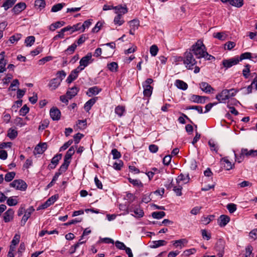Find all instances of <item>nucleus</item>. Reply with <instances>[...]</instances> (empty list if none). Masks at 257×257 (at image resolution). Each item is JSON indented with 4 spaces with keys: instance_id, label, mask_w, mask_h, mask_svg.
<instances>
[{
    "instance_id": "1",
    "label": "nucleus",
    "mask_w": 257,
    "mask_h": 257,
    "mask_svg": "<svg viewBox=\"0 0 257 257\" xmlns=\"http://www.w3.org/2000/svg\"><path fill=\"white\" fill-rule=\"evenodd\" d=\"M189 51L192 52L193 54H194L197 59L203 58L204 57V54H207L206 47L202 41L200 40L197 41L195 44L193 45L190 49Z\"/></svg>"
},
{
    "instance_id": "2",
    "label": "nucleus",
    "mask_w": 257,
    "mask_h": 257,
    "mask_svg": "<svg viewBox=\"0 0 257 257\" xmlns=\"http://www.w3.org/2000/svg\"><path fill=\"white\" fill-rule=\"evenodd\" d=\"M182 60H183V63L186 67L188 69H192L193 67L197 63L192 52L190 51L186 52L184 53V58L178 57V61Z\"/></svg>"
},
{
    "instance_id": "3",
    "label": "nucleus",
    "mask_w": 257,
    "mask_h": 257,
    "mask_svg": "<svg viewBox=\"0 0 257 257\" xmlns=\"http://www.w3.org/2000/svg\"><path fill=\"white\" fill-rule=\"evenodd\" d=\"M92 54L91 53H88L86 56L83 57L80 60L79 66H78L81 70H83L90 63L92 62Z\"/></svg>"
},
{
    "instance_id": "4",
    "label": "nucleus",
    "mask_w": 257,
    "mask_h": 257,
    "mask_svg": "<svg viewBox=\"0 0 257 257\" xmlns=\"http://www.w3.org/2000/svg\"><path fill=\"white\" fill-rule=\"evenodd\" d=\"M10 185L17 190L21 191H25L27 187V184L23 180L21 179L14 180L10 184Z\"/></svg>"
},
{
    "instance_id": "5",
    "label": "nucleus",
    "mask_w": 257,
    "mask_h": 257,
    "mask_svg": "<svg viewBox=\"0 0 257 257\" xmlns=\"http://www.w3.org/2000/svg\"><path fill=\"white\" fill-rule=\"evenodd\" d=\"M225 245V242L223 239H219L215 245V249L218 251L217 255L218 257H222L224 254V250Z\"/></svg>"
},
{
    "instance_id": "6",
    "label": "nucleus",
    "mask_w": 257,
    "mask_h": 257,
    "mask_svg": "<svg viewBox=\"0 0 257 257\" xmlns=\"http://www.w3.org/2000/svg\"><path fill=\"white\" fill-rule=\"evenodd\" d=\"M239 62L238 57H235L229 59H224L222 61V65L226 69L236 65Z\"/></svg>"
},
{
    "instance_id": "7",
    "label": "nucleus",
    "mask_w": 257,
    "mask_h": 257,
    "mask_svg": "<svg viewBox=\"0 0 257 257\" xmlns=\"http://www.w3.org/2000/svg\"><path fill=\"white\" fill-rule=\"evenodd\" d=\"M35 211V209L33 206H30L29 208L25 211V214L22 217L21 221V226H24L28 219L30 217L32 213Z\"/></svg>"
},
{
    "instance_id": "8",
    "label": "nucleus",
    "mask_w": 257,
    "mask_h": 257,
    "mask_svg": "<svg viewBox=\"0 0 257 257\" xmlns=\"http://www.w3.org/2000/svg\"><path fill=\"white\" fill-rule=\"evenodd\" d=\"M113 10H114V13L116 14V15H119L123 16L128 12V9L126 5L123 6L121 5H119L116 6H114Z\"/></svg>"
},
{
    "instance_id": "9",
    "label": "nucleus",
    "mask_w": 257,
    "mask_h": 257,
    "mask_svg": "<svg viewBox=\"0 0 257 257\" xmlns=\"http://www.w3.org/2000/svg\"><path fill=\"white\" fill-rule=\"evenodd\" d=\"M82 70H81L78 67H77L76 69L72 70L67 77L66 82L69 84L71 83L73 80L77 78L78 76V74Z\"/></svg>"
},
{
    "instance_id": "10",
    "label": "nucleus",
    "mask_w": 257,
    "mask_h": 257,
    "mask_svg": "<svg viewBox=\"0 0 257 257\" xmlns=\"http://www.w3.org/2000/svg\"><path fill=\"white\" fill-rule=\"evenodd\" d=\"M14 211L12 208H9L4 213L3 219L5 222H9L13 220Z\"/></svg>"
},
{
    "instance_id": "11",
    "label": "nucleus",
    "mask_w": 257,
    "mask_h": 257,
    "mask_svg": "<svg viewBox=\"0 0 257 257\" xmlns=\"http://www.w3.org/2000/svg\"><path fill=\"white\" fill-rule=\"evenodd\" d=\"M228 92V89H224L220 93L216 95V98L219 102H225L228 99V95H227Z\"/></svg>"
},
{
    "instance_id": "12",
    "label": "nucleus",
    "mask_w": 257,
    "mask_h": 257,
    "mask_svg": "<svg viewBox=\"0 0 257 257\" xmlns=\"http://www.w3.org/2000/svg\"><path fill=\"white\" fill-rule=\"evenodd\" d=\"M47 149V145L46 143H40L35 148L34 153L36 154H42Z\"/></svg>"
},
{
    "instance_id": "13",
    "label": "nucleus",
    "mask_w": 257,
    "mask_h": 257,
    "mask_svg": "<svg viewBox=\"0 0 257 257\" xmlns=\"http://www.w3.org/2000/svg\"><path fill=\"white\" fill-rule=\"evenodd\" d=\"M26 8V5L25 3H19L16 5L12 9L13 12L16 14L18 15Z\"/></svg>"
},
{
    "instance_id": "14",
    "label": "nucleus",
    "mask_w": 257,
    "mask_h": 257,
    "mask_svg": "<svg viewBox=\"0 0 257 257\" xmlns=\"http://www.w3.org/2000/svg\"><path fill=\"white\" fill-rule=\"evenodd\" d=\"M243 150H245V148H242L240 151V153L239 154H237L235 151H233L235 161L240 163L244 160V156L246 157V152H244Z\"/></svg>"
},
{
    "instance_id": "15",
    "label": "nucleus",
    "mask_w": 257,
    "mask_h": 257,
    "mask_svg": "<svg viewBox=\"0 0 257 257\" xmlns=\"http://www.w3.org/2000/svg\"><path fill=\"white\" fill-rule=\"evenodd\" d=\"M62 158V154H57L55 155L51 160V165H49L48 167L50 169H54L58 164L59 160Z\"/></svg>"
},
{
    "instance_id": "16",
    "label": "nucleus",
    "mask_w": 257,
    "mask_h": 257,
    "mask_svg": "<svg viewBox=\"0 0 257 257\" xmlns=\"http://www.w3.org/2000/svg\"><path fill=\"white\" fill-rule=\"evenodd\" d=\"M79 30H81V23H78L72 26H68L63 28V31H70V34H72L75 31Z\"/></svg>"
},
{
    "instance_id": "17",
    "label": "nucleus",
    "mask_w": 257,
    "mask_h": 257,
    "mask_svg": "<svg viewBox=\"0 0 257 257\" xmlns=\"http://www.w3.org/2000/svg\"><path fill=\"white\" fill-rule=\"evenodd\" d=\"M167 241L165 240H155L151 242L150 247L152 248H156L159 247L166 245Z\"/></svg>"
},
{
    "instance_id": "18",
    "label": "nucleus",
    "mask_w": 257,
    "mask_h": 257,
    "mask_svg": "<svg viewBox=\"0 0 257 257\" xmlns=\"http://www.w3.org/2000/svg\"><path fill=\"white\" fill-rule=\"evenodd\" d=\"M230 218L225 215H221L218 220V225L220 227L225 226L229 221Z\"/></svg>"
},
{
    "instance_id": "19",
    "label": "nucleus",
    "mask_w": 257,
    "mask_h": 257,
    "mask_svg": "<svg viewBox=\"0 0 257 257\" xmlns=\"http://www.w3.org/2000/svg\"><path fill=\"white\" fill-rule=\"evenodd\" d=\"M200 88L201 89L206 92L210 93L211 90H213V88L208 83L205 82H202L199 84Z\"/></svg>"
},
{
    "instance_id": "20",
    "label": "nucleus",
    "mask_w": 257,
    "mask_h": 257,
    "mask_svg": "<svg viewBox=\"0 0 257 257\" xmlns=\"http://www.w3.org/2000/svg\"><path fill=\"white\" fill-rule=\"evenodd\" d=\"M87 126V121L86 119L83 120H78L75 125H74V129L77 130H84Z\"/></svg>"
},
{
    "instance_id": "21",
    "label": "nucleus",
    "mask_w": 257,
    "mask_h": 257,
    "mask_svg": "<svg viewBox=\"0 0 257 257\" xmlns=\"http://www.w3.org/2000/svg\"><path fill=\"white\" fill-rule=\"evenodd\" d=\"M184 110H193L197 112H202V107L199 105H185L183 107Z\"/></svg>"
},
{
    "instance_id": "22",
    "label": "nucleus",
    "mask_w": 257,
    "mask_h": 257,
    "mask_svg": "<svg viewBox=\"0 0 257 257\" xmlns=\"http://www.w3.org/2000/svg\"><path fill=\"white\" fill-rule=\"evenodd\" d=\"M61 79L53 78L51 79L49 83V87L52 90L56 89L60 84Z\"/></svg>"
},
{
    "instance_id": "23",
    "label": "nucleus",
    "mask_w": 257,
    "mask_h": 257,
    "mask_svg": "<svg viewBox=\"0 0 257 257\" xmlns=\"http://www.w3.org/2000/svg\"><path fill=\"white\" fill-rule=\"evenodd\" d=\"M78 90L79 89L77 87L74 86L67 90L66 95L69 99H71L77 94Z\"/></svg>"
},
{
    "instance_id": "24",
    "label": "nucleus",
    "mask_w": 257,
    "mask_h": 257,
    "mask_svg": "<svg viewBox=\"0 0 257 257\" xmlns=\"http://www.w3.org/2000/svg\"><path fill=\"white\" fill-rule=\"evenodd\" d=\"M221 162L226 170L232 169L234 166V164H232L226 157L222 158L221 160Z\"/></svg>"
},
{
    "instance_id": "25",
    "label": "nucleus",
    "mask_w": 257,
    "mask_h": 257,
    "mask_svg": "<svg viewBox=\"0 0 257 257\" xmlns=\"http://www.w3.org/2000/svg\"><path fill=\"white\" fill-rule=\"evenodd\" d=\"M77 146H72L71 147L69 150L67 151L66 155L64 157V161H70V160L71 159L72 156L75 153V149L76 148Z\"/></svg>"
},
{
    "instance_id": "26",
    "label": "nucleus",
    "mask_w": 257,
    "mask_h": 257,
    "mask_svg": "<svg viewBox=\"0 0 257 257\" xmlns=\"http://www.w3.org/2000/svg\"><path fill=\"white\" fill-rule=\"evenodd\" d=\"M17 1V0H4L2 7L4 8L5 11H7L9 9L12 8L16 3Z\"/></svg>"
},
{
    "instance_id": "27",
    "label": "nucleus",
    "mask_w": 257,
    "mask_h": 257,
    "mask_svg": "<svg viewBox=\"0 0 257 257\" xmlns=\"http://www.w3.org/2000/svg\"><path fill=\"white\" fill-rule=\"evenodd\" d=\"M175 86L179 89L185 90L188 88V84L182 80L177 79L175 82Z\"/></svg>"
},
{
    "instance_id": "28",
    "label": "nucleus",
    "mask_w": 257,
    "mask_h": 257,
    "mask_svg": "<svg viewBox=\"0 0 257 257\" xmlns=\"http://www.w3.org/2000/svg\"><path fill=\"white\" fill-rule=\"evenodd\" d=\"M173 245L176 247H179L180 248H182L184 245L187 243V240L185 239H180L179 240L172 241Z\"/></svg>"
},
{
    "instance_id": "29",
    "label": "nucleus",
    "mask_w": 257,
    "mask_h": 257,
    "mask_svg": "<svg viewBox=\"0 0 257 257\" xmlns=\"http://www.w3.org/2000/svg\"><path fill=\"white\" fill-rule=\"evenodd\" d=\"M97 97H94L87 101L84 104V108L86 111H89L91 106L95 103Z\"/></svg>"
},
{
    "instance_id": "30",
    "label": "nucleus",
    "mask_w": 257,
    "mask_h": 257,
    "mask_svg": "<svg viewBox=\"0 0 257 257\" xmlns=\"http://www.w3.org/2000/svg\"><path fill=\"white\" fill-rule=\"evenodd\" d=\"M190 99L194 102L203 103L205 101V97L194 94L191 96Z\"/></svg>"
},
{
    "instance_id": "31",
    "label": "nucleus",
    "mask_w": 257,
    "mask_h": 257,
    "mask_svg": "<svg viewBox=\"0 0 257 257\" xmlns=\"http://www.w3.org/2000/svg\"><path fill=\"white\" fill-rule=\"evenodd\" d=\"M101 90L100 88H99L97 86H93L88 89L87 94L89 96H91L92 95H96Z\"/></svg>"
},
{
    "instance_id": "32",
    "label": "nucleus",
    "mask_w": 257,
    "mask_h": 257,
    "mask_svg": "<svg viewBox=\"0 0 257 257\" xmlns=\"http://www.w3.org/2000/svg\"><path fill=\"white\" fill-rule=\"evenodd\" d=\"M113 23L114 25L118 26L122 25L124 23L123 16L116 15L114 18Z\"/></svg>"
},
{
    "instance_id": "33",
    "label": "nucleus",
    "mask_w": 257,
    "mask_h": 257,
    "mask_svg": "<svg viewBox=\"0 0 257 257\" xmlns=\"http://www.w3.org/2000/svg\"><path fill=\"white\" fill-rule=\"evenodd\" d=\"M213 37L221 41H224L226 39L227 35L225 32L214 33Z\"/></svg>"
},
{
    "instance_id": "34",
    "label": "nucleus",
    "mask_w": 257,
    "mask_h": 257,
    "mask_svg": "<svg viewBox=\"0 0 257 257\" xmlns=\"http://www.w3.org/2000/svg\"><path fill=\"white\" fill-rule=\"evenodd\" d=\"M65 24V22L63 21H58L56 23H53L50 26V30L51 31H54L56 29H58L64 26Z\"/></svg>"
},
{
    "instance_id": "35",
    "label": "nucleus",
    "mask_w": 257,
    "mask_h": 257,
    "mask_svg": "<svg viewBox=\"0 0 257 257\" xmlns=\"http://www.w3.org/2000/svg\"><path fill=\"white\" fill-rule=\"evenodd\" d=\"M229 3L230 5L236 7L240 8L243 5V0H229Z\"/></svg>"
},
{
    "instance_id": "36",
    "label": "nucleus",
    "mask_w": 257,
    "mask_h": 257,
    "mask_svg": "<svg viewBox=\"0 0 257 257\" xmlns=\"http://www.w3.org/2000/svg\"><path fill=\"white\" fill-rule=\"evenodd\" d=\"M7 136L10 139L13 140L18 136V132L16 130L10 128L8 131Z\"/></svg>"
},
{
    "instance_id": "37",
    "label": "nucleus",
    "mask_w": 257,
    "mask_h": 257,
    "mask_svg": "<svg viewBox=\"0 0 257 257\" xmlns=\"http://www.w3.org/2000/svg\"><path fill=\"white\" fill-rule=\"evenodd\" d=\"M77 46V45L75 43L72 44L65 51V54L66 55H71L73 54L75 51Z\"/></svg>"
},
{
    "instance_id": "38",
    "label": "nucleus",
    "mask_w": 257,
    "mask_h": 257,
    "mask_svg": "<svg viewBox=\"0 0 257 257\" xmlns=\"http://www.w3.org/2000/svg\"><path fill=\"white\" fill-rule=\"evenodd\" d=\"M70 163V161H65L64 160V162L61 165L60 167L59 168V169L58 170V171L62 174L63 172H65L67 170Z\"/></svg>"
},
{
    "instance_id": "39",
    "label": "nucleus",
    "mask_w": 257,
    "mask_h": 257,
    "mask_svg": "<svg viewBox=\"0 0 257 257\" xmlns=\"http://www.w3.org/2000/svg\"><path fill=\"white\" fill-rule=\"evenodd\" d=\"M128 180L129 182L132 184L134 186H137L139 188L142 187L143 186V183L140 180L133 179L131 178H128Z\"/></svg>"
},
{
    "instance_id": "40",
    "label": "nucleus",
    "mask_w": 257,
    "mask_h": 257,
    "mask_svg": "<svg viewBox=\"0 0 257 257\" xmlns=\"http://www.w3.org/2000/svg\"><path fill=\"white\" fill-rule=\"evenodd\" d=\"M65 6V3H59L54 5L51 8L52 12H57L60 11Z\"/></svg>"
},
{
    "instance_id": "41",
    "label": "nucleus",
    "mask_w": 257,
    "mask_h": 257,
    "mask_svg": "<svg viewBox=\"0 0 257 257\" xmlns=\"http://www.w3.org/2000/svg\"><path fill=\"white\" fill-rule=\"evenodd\" d=\"M107 68L111 72H116L118 68L117 63L112 62L107 65Z\"/></svg>"
},
{
    "instance_id": "42",
    "label": "nucleus",
    "mask_w": 257,
    "mask_h": 257,
    "mask_svg": "<svg viewBox=\"0 0 257 257\" xmlns=\"http://www.w3.org/2000/svg\"><path fill=\"white\" fill-rule=\"evenodd\" d=\"M166 215V213L164 211H156L152 213V216L154 218L161 219Z\"/></svg>"
},
{
    "instance_id": "43",
    "label": "nucleus",
    "mask_w": 257,
    "mask_h": 257,
    "mask_svg": "<svg viewBox=\"0 0 257 257\" xmlns=\"http://www.w3.org/2000/svg\"><path fill=\"white\" fill-rule=\"evenodd\" d=\"M5 52L3 51L0 53V68H6L7 61L5 60Z\"/></svg>"
},
{
    "instance_id": "44",
    "label": "nucleus",
    "mask_w": 257,
    "mask_h": 257,
    "mask_svg": "<svg viewBox=\"0 0 257 257\" xmlns=\"http://www.w3.org/2000/svg\"><path fill=\"white\" fill-rule=\"evenodd\" d=\"M214 218V215H210L207 217L203 216L201 218V221L205 224H209Z\"/></svg>"
},
{
    "instance_id": "45",
    "label": "nucleus",
    "mask_w": 257,
    "mask_h": 257,
    "mask_svg": "<svg viewBox=\"0 0 257 257\" xmlns=\"http://www.w3.org/2000/svg\"><path fill=\"white\" fill-rule=\"evenodd\" d=\"M35 38L34 36H29L25 40V43L27 47L31 46L35 42Z\"/></svg>"
},
{
    "instance_id": "46",
    "label": "nucleus",
    "mask_w": 257,
    "mask_h": 257,
    "mask_svg": "<svg viewBox=\"0 0 257 257\" xmlns=\"http://www.w3.org/2000/svg\"><path fill=\"white\" fill-rule=\"evenodd\" d=\"M129 23L130 28L133 29L134 31L138 29L139 26V21L137 20H132L129 22Z\"/></svg>"
},
{
    "instance_id": "47",
    "label": "nucleus",
    "mask_w": 257,
    "mask_h": 257,
    "mask_svg": "<svg viewBox=\"0 0 257 257\" xmlns=\"http://www.w3.org/2000/svg\"><path fill=\"white\" fill-rule=\"evenodd\" d=\"M16 173L14 172H9L5 175V180L6 182L11 181L15 177Z\"/></svg>"
},
{
    "instance_id": "48",
    "label": "nucleus",
    "mask_w": 257,
    "mask_h": 257,
    "mask_svg": "<svg viewBox=\"0 0 257 257\" xmlns=\"http://www.w3.org/2000/svg\"><path fill=\"white\" fill-rule=\"evenodd\" d=\"M244 152H246V157H255L257 156V150H248L247 149L245 148V150H243Z\"/></svg>"
},
{
    "instance_id": "49",
    "label": "nucleus",
    "mask_w": 257,
    "mask_h": 257,
    "mask_svg": "<svg viewBox=\"0 0 257 257\" xmlns=\"http://www.w3.org/2000/svg\"><path fill=\"white\" fill-rule=\"evenodd\" d=\"M123 165V162L121 160H118L114 163L113 167L116 170H120Z\"/></svg>"
},
{
    "instance_id": "50",
    "label": "nucleus",
    "mask_w": 257,
    "mask_h": 257,
    "mask_svg": "<svg viewBox=\"0 0 257 257\" xmlns=\"http://www.w3.org/2000/svg\"><path fill=\"white\" fill-rule=\"evenodd\" d=\"M45 5V2L44 0H36L35 2V7L40 9L44 8Z\"/></svg>"
},
{
    "instance_id": "51",
    "label": "nucleus",
    "mask_w": 257,
    "mask_h": 257,
    "mask_svg": "<svg viewBox=\"0 0 257 257\" xmlns=\"http://www.w3.org/2000/svg\"><path fill=\"white\" fill-rule=\"evenodd\" d=\"M208 145L211 151H215L216 153L217 152L218 149V146L213 140H209L208 141Z\"/></svg>"
},
{
    "instance_id": "52",
    "label": "nucleus",
    "mask_w": 257,
    "mask_h": 257,
    "mask_svg": "<svg viewBox=\"0 0 257 257\" xmlns=\"http://www.w3.org/2000/svg\"><path fill=\"white\" fill-rule=\"evenodd\" d=\"M252 54L249 52H245L244 53L241 54L240 55V57H238L239 61L246 59H250L252 58L251 56Z\"/></svg>"
},
{
    "instance_id": "53",
    "label": "nucleus",
    "mask_w": 257,
    "mask_h": 257,
    "mask_svg": "<svg viewBox=\"0 0 257 257\" xmlns=\"http://www.w3.org/2000/svg\"><path fill=\"white\" fill-rule=\"evenodd\" d=\"M250 66L249 64H246L245 66V68L243 69L242 71L243 76L245 78H247L249 76V73L250 72Z\"/></svg>"
},
{
    "instance_id": "54",
    "label": "nucleus",
    "mask_w": 257,
    "mask_h": 257,
    "mask_svg": "<svg viewBox=\"0 0 257 257\" xmlns=\"http://www.w3.org/2000/svg\"><path fill=\"white\" fill-rule=\"evenodd\" d=\"M22 105V100H18L16 102L15 104H14L12 107V111H15L16 112L18 111V109L19 107H20Z\"/></svg>"
},
{
    "instance_id": "55",
    "label": "nucleus",
    "mask_w": 257,
    "mask_h": 257,
    "mask_svg": "<svg viewBox=\"0 0 257 257\" xmlns=\"http://www.w3.org/2000/svg\"><path fill=\"white\" fill-rule=\"evenodd\" d=\"M91 24L90 20L85 21L82 25L81 24V32H84L85 29L88 28Z\"/></svg>"
},
{
    "instance_id": "56",
    "label": "nucleus",
    "mask_w": 257,
    "mask_h": 257,
    "mask_svg": "<svg viewBox=\"0 0 257 257\" xmlns=\"http://www.w3.org/2000/svg\"><path fill=\"white\" fill-rule=\"evenodd\" d=\"M125 199L127 200L130 204L136 199V196L132 193L127 192L126 194Z\"/></svg>"
},
{
    "instance_id": "57",
    "label": "nucleus",
    "mask_w": 257,
    "mask_h": 257,
    "mask_svg": "<svg viewBox=\"0 0 257 257\" xmlns=\"http://www.w3.org/2000/svg\"><path fill=\"white\" fill-rule=\"evenodd\" d=\"M158 47L155 45H153L150 47V53L152 56H155L157 55L158 52Z\"/></svg>"
},
{
    "instance_id": "58",
    "label": "nucleus",
    "mask_w": 257,
    "mask_h": 257,
    "mask_svg": "<svg viewBox=\"0 0 257 257\" xmlns=\"http://www.w3.org/2000/svg\"><path fill=\"white\" fill-rule=\"evenodd\" d=\"M111 154L113 155V159H118L121 157V154L116 149H113L111 150Z\"/></svg>"
},
{
    "instance_id": "59",
    "label": "nucleus",
    "mask_w": 257,
    "mask_h": 257,
    "mask_svg": "<svg viewBox=\"0 0 257 257\" xmlns=\"http://www.w3.org/2000/svg\"><path fill=\"white\" fill-rule=\"evenodd\" d=\"M22 35L21 34H16L10 37V41L12 43H14L19 41Z\"/></svg>"
},
{
    "instance_id": "60",
    "label": "nucleus",
    "mask_w": 257,
    "mask_h": 257,
    "mask_svg": "<svg viewBox=\"0 0 257 257\" xmlns=\"http://www.w3.org/2000/svg\"><path fill=\"white\" fill-rule=\"evenodd\" d=\"M14 123L19 126H22L25 124L24 120L21 117H16L14 121Z\"/></svg>"
},
{
    "instance_id": "61",
    "label": "nucleus",
    "mask_w": 257,
    "mask_h": 257,
    "mask_svg": "<svg viewBox=\"0 0 257 257\" xmlns=\"http://www.w3.org/2000/svg\"><path fill=\"white\" fill-rule=\"evenodd\" d=\"M49 124V121L48 119H44L39 126V130H44L47 128Z\"/></svg>"
},
{
    "instance_id": "62",
    "label": "nucleus",
    "mask_w": 257,
    "mask_h": 257,
    "mask_svg": "<svg viewBox=\"0 0 257 257\" xmlns=\"http://www.w3.org/2000/svg\"><path fill=\"white\" fill-rule=\"evenodd\" d=\"M201 234L202 237L204 239H206V240H208L211 238V233L208 232L205 229L201 230Z\"/></svg>"
},
{
    "instance_id": "63",
    "label": "nucleus",
    "mask_w": 257,
    "mask_h": 257,
    "mask_svg": "<svg viewBox=\"0 0 257 257\" xmlns=\"http://www.w3.org/2000/svg\"><path fill=\"white\" fill-rule=\"evenodd\" d=\"M134 212L138 217H142L144 215L143 210L140 208H136L134 210Z\"/></svg>"
},
{
    "instance_id": "64",
    "label": "nucleus",
    "mask_w": 257,
    "mask_h": 257,
    "mask_svg": "<svg viewBox=\"0 0 257 257\" xmlns=\"http://www.w3.org/2000/svg\"><path fill=\"white\" fill-rule=\"evenodd\" d=\"M249 236L253 240L257 239V228L252 230L249 233Z\"/></svg>"
}]
</instances>
